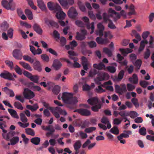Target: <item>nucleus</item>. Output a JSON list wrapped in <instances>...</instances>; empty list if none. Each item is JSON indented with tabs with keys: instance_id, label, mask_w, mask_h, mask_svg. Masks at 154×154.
I'll list each match as a JSON object with an SVG mask.
<instances>
[{
	"instance_id": "nucleus-1",
	"label": "nucleus",
	"mask_w": 154,
	"mask_h": 154,
	"mask_svg": "<svg viewBox=\"0 0 154 154\" xmlns=\"http://www.w3.org/2000/svg\"><path fill=\"white\" fill-rule=\"evenodd\" d=\"M57 98L59 100H60L61 98L63 101L66 103L74 104L78 102L77 98L73 97L72 94L66 92L63 93L61 97L60 94H59Z\"/></svg>"
},
{
	"instance_id": "nucleus-2",
	"label": "nucleus",
	"mask_w": 154,
	"mask_h": 154,
	"mask_svg": "<svg viewBox=\"0 0 154 154\" xmlns=\"http://www.w3.org/2000/svg\"><path fill=\"white\" fill-rule=\"evenodd\" d=\"M42 103L45 108L49 109L51 110V112L56 118L58 119L60 117L59 113L61 114L63 111L60 107L58 106L55 108L51 107L50 106L49 103L45 101L42 102Z\"/></svg>"
},
{
	"instance_id": "nucleus-3",
	"label": "nucleus",
	"mask_w": 154,
	"mask_h": 154,
	"mask_svg": "<svg viewBox=\"0 0 154 154\" xmlns=\"http://www.w3.org/2000/svg\"><path fill=\"white\" fill-rule=\"evenodd\" d=\"M47 6L48 9L51 11H58L61 9L60 6L58 4L52 2H48L47 3Z\"/></svg>"
},
{
	"instance_id": "nucleus-4",
	"label": "nucleus",
	"mask_w": 154,
	"mask_h": 154,
	"mask_svg": "<svg viewBox=\"0 0 154 154\" xmlns=\"http://www.w3.org/2000/svg\"><path fill=\"white\" fill-rule=\"evenodd\" d=\"M103 21L105 22L107 21H109L108 24V27L111 29H114L116 28V27L114 24L113 23L112 20L109 19V16L106 13H104L103 14Z\"/></svg>"
},
{
	"instance_id": "nucleus-5",
	"label": "nucleus",
	"mask_w": 154,
	"mask_h": 154,
	"mask_svg": "<svg viewBox=\"0 0 154 154\" xmlns=\"http://www.w3.org/2000/svg\"><path fill=\"white\" fill-rule=\"evenodd\" d=\"M108 12L109 14L108 15L109 16V18L113 17V20L114 22L116 21L118 19L120 18L121 16L119 13L116 12L112 9L109 8Z\"/></svg>"
},
{
	"instance_id": "nucleus-6",
	"label": "nucleus",
	"mask_w": 154,
	"mask_h": 154,
	"mask_svg": "<svg viewBox=\"0 0 154 154\" xmlns=\"http://www.w3.org/2000/svg\"><path fill=\"white\" fill-rule=\"evenodd\" d=\"M0 76L1 78L10 80L14 81V79L12 74L6 70H4L0 74Z\"/></svg>"
},
{
	"instance_id": "nucleus-7",
	"label": "nucleus",
	"mask_w": 154,
	"mask_h": 154,
	"mask_svg": "<svg viewBox=\"0 0 154 154\" xmlns=\"http://www.w3.org/2000/svg\"><path fill=\"white\" fill-rule=\"evenodd\" d=\"M23 95L25 98L28 99H32L35 96L34 92L27 88L24 89Z\"/></svg>"
},
{
	"instance_id": "nucleus-8",
	"label": "nucleus",
	"mask_w": 154,
	"mask_h": 154,
	"mask_svg": "<svg viewBox=\"0 0 154 154\" xmlns=\"http://www.w3.org/2000/svg\"><path fill=\"white\" fill-rule=\"evenodd\" d=\"M115 88L116 92L120 94H122L127 91L126 86L124 84H121L120 86L118 85H116Z\"/></svg>"
},
{
	"instance_id": "nucleus-9",
	"label": "nucleus",
	"mask_w": 154,
	"mask_h": 154,
	"mask_svg": "<svg viewBox=\"0 0 154 154\" xmlns=\"http://www.w3.org/2000/svg\"><path fill=\"white\" fill-rule=\"evenodd\" d=\"M74 112H77L80 114L81 115L84 116H89L91 113L89 110L83 108H80L75 110L74 111Z\"/></svg>"
},
{
	"instance_id": "nucleus-10",
	"label": "nucleus",
	"mask_w": 154,
	"mask_h": 154,
	"mask_svg": "<svg viewBox=\"0 0 154 154\" xmlns=\"http://www.w3.org/2000/svg\"><path fill=\"white\" fill-rule=\"evenodd\" d=\"M78 13L73 7H71L68 12V15L70 18L74 19L76 18L78 15Z\"/></svg>"
},
{
	"instance_id": "nucleus-11",
	"label": "nucleus",
	"mask_w": 154,
	"mask_h": 154,
	"mask_svg": "<svg viewBox=\"0 0 154 154\" xmlns=\"http://www.w3.org/2000/svg\"><path fill=\"white\" fill-rule=\"evenodd\" d=\"M132 134V132L130 130H124L123 133L117 136V138L118 140L123 139V138H128L129 137V135Z\"/></svg>"
},
{
	"instance_id": "nucleus-12",
	"label": "nucleus",
	"mask_w": 154,
	"mask_h": 154,
	"mask_svg": "<svg viewBox=\"0 0 154 154\" xmlns=\"http://www.w3.org/2000/svg\"><path fill=\"white\" fill-rule=\"evenodd\" d=\"M13 56L17 60H21L23 55L22 53L19 50H14L12 53Z\"/></svg>"
},
{
	"instance_id": "nucleus-13",
	"label": "nucleus",
	"mask_w": 154,
	"mask_h": 154,
	"mask_svg": "<svg viewBox=\"0 0 154 154\" xmlns=\"http://www.w3.org/2000/svg\"><path fill=\"white\" fill-rule=\"evenodd\" d=\"M105 77V73H99L98 74L97 76L94 79L95 82L98 85L100 84V81L104 80Z\"/></svg>"
},
{
	"instance_id": "nucleus-14",
	"label": "nucleus",
	"mask_w": 154,
	"mask_h": 154,
	"mask_svg": "<svg viewBox=\"0 0 154 154\" xmlns=\"http://www.w3.org/2000/svg\"><path fill=\"white\" fill-rule=\"evenodd\" d=\"M62 66L61 63L57 59H55L54 60L52 65L54 70H59Z\"/></svg>"
},
{
	"instance_id": "nucleus-15",
	"label": "nucleus",
	"mask_w": 154,
	"mask_h": 154,
	"mask_svg": "<svg viewBox=\"0 0 154 154\" xmlns=\"http://www.w3.org/2000/svg\"><path fill=\"white\" fill-rule=\"evenodd\" d=\"M42 65L40 62L36 60L33 64V67L34 69L40 72L42 71Z\"/></svg>"
},
{
	"instance_id": "nucleus-16",
	"label": "nucleus",
	"mask_w": 154,
	"mask_h": 154,
	"mask_svg": "<svg viewBox=\"0 0 154 154\" xmlns=\"http://www.w3.org/2000/svg\"><path fill=\"white\" fill-rule=\"evenodd\" d=\"M37 2L38 6L42 11H47V8L42 0H37Z\"/></svg>"
},
{
	"instance_id": "nucleus-17",
	"label": "nucleus",
	"mask_w": 154,
	"mask_h": 154,
	"mask_svg": "<svg viewBox=\"0 0 154 154\" xmlns=\"http://www.w3.org/2000/svg\"><path fill=\"white\" fill-rule=\"evenodd\" d=\"M45 23L48 26L50 25L51 26L57 28L59 27L58 24L53 20H49L47 19L45 20Z\"/></svg>"
},
{
	"instance_id": "nucleus-18",
	"label": "nucleus",
	"mask_w": 154,
	"mask_h": 154,
	"mask_svg": "<svg viewBox=\"0 0 154 154\" xmlns=\"http://www.w3.org/2000/svg\"><path fill=\"white\" fill-rule=\"evenodd\" d=\"M93 67L94 68H96L98 70L103 69L105 70L106 69L104 64L102 62H101L99 64H93Z\"/></svg>"
},
{
	"instance_id": "nucleus-19",
	"label": "nucleus",
	"mask_w": 154,
	"mask_h": 154,
	"mask_svg": "<svg viewBox=\"0 0 154 154\" xmlns=\"http://www.w3.org/2000/svg\"><path fill=\"white\" fill-rule=\"evenodd\" d=\"M97 27L98 29L97 32V35L102 36L103 35V31L104 29V26L101 23H99L97 24Z\"/></svg>"
},
{
	"instance_id": "nucleus-20",
	"label": "nucleus",
	"mask_w": 154,
	"mask_h": 154,
	"mask_svg": "<svg viewBox=\"0 0 154 154\" xmlns=\"http://www.w3.org/2000/svg\"><path fill=\"white\" fill-rule=\"evenodd\" d=\"M96 41L99 44H106L109 42V41L107 38H103L101 37H97Z\"/></svg>"
},
{
	"instance_id": "nucleus-21",
	"label": "nucleus",
	"mask_w": 154,
	"mask_h": 154,
	"mask_svg": "<svg viewBox=\"0 0 154 154\" xmlns=\"http://www.w3.org/2000/svg\"><path fill=\"white\" fill-rule=\"evenodd\" d=\"M15 134V132L12 131H10L6 134H2L3 137L6 140H8L10 139L14 136Z\"/></svg>"
},
{
	"instance_id": "nucleus-22",
	"label": "nucleus",
	"mask_w": 154,
	"mask_h": 154,
	"mask_svg": "<svg viewBox=\"0 0 154 154\" xmlns=\"http://www.w3.org/2000/svg\"><path fill=\"white\" fill-rule=\"evenodd\" d=\"M34 30L38 34L41 35L42 33V30L37 24L34 23L33 26Z\"/></svg>"
},
{
	"instance_id": "nucleus-23",
	"label": "nucleus",
	"mask_w": 154,
	"mask_h": 154,
	"mask_svg": "<svg viewBox=\"0 0 154 154\" xmlns=\"http://www.w3.org/2000/svg\"><path fill=\"white\" fill-rule=\"evenodd\" d=\"M56 14V17L58 19L63 20L64 19L66 16L65 14L62 11L61 9L58 11H57Z\"/></svg>"
},
{
	"instance_id": "nucleus-24",
	"label": "nucleus",
	"mask_w": 154,
	"mask_h": 154,
	"mask_svg": "<svg viewBox=\"0 0 154 154\" xmlns=\"http://www.w3.org/2000/svg\"><path fill=\"white\" fill-rule=\"evenodd\" d=\"M87 102L89 104L91 105H94L98 103V100L97 98L93 97L87 100Z\"/></svg>"
},
{
	"instance_id": "nucleus-25",
	"label": "nucleus",
	"mask_w": 154,
	"mask_h": 154,
	"mask_svg": "<svg viewBox=\"0 0 154 154\" xmlns=\"http://www.w3.org/2000/svg\"><path fill=\"white\" fill-rule=\"evenodd\" d=\"M12 1L10 0L9 3L7 1L5 0L2 1V5L7 10L11 9L10 4L11 3ZM12 10H13L12 9Z\"/></svg>"
},
{
	"instance_id": "nucleus-26",
	"label": "nucleus",
	"mask_w": 154,
	"mask_h": 154,
	"mask_svg": "<svg viewBox=\"0 0 154 154\" xmlns=\"http://www.w3.org/2000/svg\"><path fill=\"white\" fill-rule=\"evenodd\" d=\"M148 42L146 40H142L140 43V47L138 49L139 51H142L144 49L145 45L148 44Z\"/></svg>"
},
{
	"instance_id": "nucleus-27",
	"label": "nucleus",
	"mask_w": 154,
	"mask_h": 154,
	"mask_svg": "<svg viewBox=\"0 0 154 154\" xmlns=\"http://www.w3.org/2000/svg\"><path fill=\"white\" fill-rule=\"evenodd\" d=\"M135 69L137 70L139 69L142 64V61L141 60L138 59L133 63Z\"/></svg>"
},
{
	"instance_id": "nucleus-28",
	"label": "nucleus",
	"mask_w": 154,
	"mask_h": 154,
	"mask_svg": "<svg viewBox=\"0 0 154 154\" xmlns=\"http://www.w3.org/2000/svg\"><path fill=\"white\" fill-rule=\"evenodd\" d=\"M19 63L24 69L29 71H32V67L29 64L23 62H20Z\"/></svg>"
},
{
	"instance_id": "nucleus-29",
	"label": "nucleus",
	"mask_w": 154,
	"mask_h": 154,
	"mask_svg": "<svg viewBox=\"0 0 154 154\" xmlns=\"http://www.w3.org/2000/svg\"><path fill=\"white\" fill-rule=\"evenodd\" d=\"M26 107L28 109L32 111H36L39 108L38 106L37 103H35L33 106L30 105H27Z\"/></svg>"
},
{
	"instance_id": "nucleus-30",
	"label": "nucleus",
	"mask_w": 154,
	"mask_h": 154,
	"mask_svg": "<svg viewBox=\"0 0 154 154\" xmlns=\"http://www.w3.org/2000/svg\"><path fill=\"white\" fill-rule=\"evenodd\" d=\"M40 138L37 137H33L30 140L31 143L35 145L39 144L40 142Z\"/></svg>"
},
{
	"instance_id": "nucleus-31",
	"label": "nucleus",
	"mask_w": 154,
	"mask_h": 154,
	"mask_svg": "<svg viewBox=\"0 0 154 154\" xmlns=\"http://www.w3.org/2000/svg\"><path fill=\"white\" fill-rule=\"evenodd\" d=\"M82 20L86 23V25L88 29H91V24L89 22V18L86 17H85L82 18Z\"/></svg>"
},
{
	"instance_id": "nucleus-32",
	"label": "nucleus",
	"mask_w": 154,
	"mask_h": 154,
	"mask_svg": "<svg viewBox=\"0 0 154 154\" xmlns=\"http://www.w3.org/2000/svg\"><path fill=\"white\" fill-rule=\"evenodd\" d=\"M8 111L11 115L13 117L16 118H18L17 112L15 110L12 109H8Z\"/></svg>"
},
{
	"instance_id": "nucleus-33",
	"label": "nucleus",
	"mask_w": 154,
	"mask_h": 154,
	"mask_svg": "<svg viewBox=\"0 0 154 154\" xmlns=\"http://www.w3.org/2000/svg\"><path fill=\"white\" fill-rule=\"evenodd\" d=\"M98 71L96 69H91L89 72V76L91 77H93L96 75L98 74Z\"/></svg>"
},
{
	"instance_id": "nucleus-34",
	"label": "nucleus",
	"mask_w": 154,
	"mask_h": 154,
	"mask_svg": "<svg viewBox=\"0 0 154 154\" xmlns=\"http://www.w3.org/2000/svg\"><path fill=\"white\" fill-rule=\"evenodd\" d=\"M109 131L111 133L116 135H117L119 133V130L118 129V127L116 126H113L111 128Z\"/></svg>"
},
{
	"instance_id": "nucleus-35",
	"label": "nucleus",
	"mask_w": 154,
	"mask_h": 154,
	"mask_svg": "<svg viewBox=\"0 0 154 154\" xmlns=\"http://www.w3.org/2000/svg\"><path fill=\"white\" fill-rule=\"evenodd\" d=\"M61 5L64 8H68L69 6L66 0H58Z\"/></svg>"
},
{
	"instance_id": "nucleus-36",
	"label": "nucleus",
	"mask_w": 154,
	"mask_h": 154,
	"mask_svg": "<svg viewBox=\"0 0 154 154\" xmlns=\"http://www.w3.org/2000/svg\"><path fill=\"white\" fill-rule=\"evenodd\" d=\"M129 8L131 11V12L128 13V15L129 16H131L132 15L135 14L136 13L134 10V6L133 4H131Z\"/></svg>"
},
{
	"instance_id": "nucleus-37",
	"label": "nucleus",
	"mask_w": 154,
	"mask_h": 154,
	"mask_svg": "<svg viewBox=\"0 0 154 154\" xmlns=\"http://www.w3.org/2000/svg\"><path fill=\"white\" fill-rule=\"evenodd\" d=\"M81 142L80 140L76 141L73 146L74 149L75 150H79L81 147Z\"/></svg>"
},
{
	"instance_id": "nucleus-38",
	"label": "nucleus",
	"mask_w": 154,
	"mask_h": 154,
	"mask_svg": "<svg viewBox=\"0 0 154 154\" xmlns=\"http://www.w3.org/2000/svg\"><path fill=\"white\" fill-rule=\"evenodd\" d=\"M103 51L106 54H107L108 56L111 57L112 55V53L111 50L107 48H104L103 49Z\"/></svg>"
},
{
	"instance_id": "nucleus-39",
	"label": "nucleus",
	"mask_w": 154,
	"mask_h": 154,
	"mask_svg": "<svg viewBox=\"0 0 154 154\" xmlns=\"http://www.w3.org/2000/svg\"><path fill=\"white\" fill-rule=\"evenodd\" d=\"M60 87L58 85H56L53 88L52 91L55 94L57 95L60 92Z\"/></svg>"
},
{
	"instance_id": "nucleus-40",
	"label": "nucleus",
	"mask_w": 154,
	"mask_h": 154,
	"mask_svg": "<svg viewBox=\"0 0 154 154\" xmlns=\"http://www.w3.org/2000/svg\"><path fill=\"white\" fill-rule=\"evenodd\" d=\"M119 50L121 52L122 54L123 55H125V54H127L132 52L131 50L129 48H127L126 49L120 48Z\"/></svg>"
},
{
	"instance_id": "nucleus-41",
	"label": "nucleus",
	"mask_w": 154,
	"mask_h": 154,
	"mask_svg": "<svg viewBox=\"0 0 154 154\" xmlns=\"http://www.w3.org/2000/svg\"><path fill=\"white\" fill-rule=\"evenodd\" d=\"M85 38V37L84 35L82 34L79 32H77L76 33V38L77 40L82 41Z\"/></svg>"
},
{
	"instance_id": "nucleus-42",
	"label": "nucleus",
	"mask_w": 154,
	"mask_h": 154,
	"mask_svg": "<svg viewBox=\"0 0 154 154\" xmlns=\"http://www.w3.org/2000/svg\"><path fill=\"white\" fill-rule=\"evenodd\" d=\"M19 138L18 137H14L12 139H10L11 144L12 145H15L19 141Z\"/></svg>"
},
{
	"instance_id": "nucleus-43",
	"label": "nucleus",
	"mask_w": 154,
	"mask_h": 154,
	"mask_svg": "<svg viewBox=\"0 0 154 154\" xmlns=\"http://www.w3.org/2000/svg\"><path fill=\"white\" fill-rule=\"evenodd\" d=\"M101 105L100 104H99L97 105H96L94 106L91 107L92 110L95 112L98 111L99 109H100L101 108Z\"/></svg>"
},
{
	"instance_id": "nucleus-44",
	"label": "nucleus",
	"mask_w": 154,
	"mask_h": 154,
	"mask_svg": "<svg viewBox=\"0 0 154 154\" xmlns=\"http://www.w3.org/2000/svg\"><path fill=\"white\" fill-rule=\"evenodd\" d=\"M20 120L23 122H27L28 119L26 116L25 114L21 113L20 114Z\"/></svg>"
},
{
	"instance_id": "nucleus-45",
	"label": "nucleus",
	"mask_w": 154,
	"mask_h": 154,
	"mask_svg": "<svg viewBox=\"0 0 154 154\" xmlns=\"http://www.w3.org/2000/svg\"><path fill=\"white\" fill-rule=\"evenodd\" d=\"M14 106L15 107L19 109L23 110V109L21 103L19 102L16 101L14 103Z\"/></svg>"
},
{
	"instance_id": "nucleus-46",
	"label": "nucleus",
	"mask_w": 154,
	"mask_h": 154,
	"mask_svg": "<svg viewBox=\"0 0 154 154\" xmlns=\"http://www.w3.org/2000/svg\"><path fill=\"white\" fill-rule=\"evenodd\" d=\"M26 132L28 134L32 136H34L35 134V132L33 130L30 128H26Z\"/></svg>"
},
{
	"instance_id": "nucleus-47",
	"label": "nucleus",
	"mask_w": 154,
	"mask_h": 154,
	"mask_svg": "<svg viewBox=\"0 0 154 154\" xmlns=\"http://www.w3.org/2000/svg\"><path fill=\"white\" fill-rule=\"evenodd\" d=\"M106 69L108 71L111 73H115L116 71V68L113 66H108L106 67Z\"/></svg>"
},
{
	"instance_id": "nucleus-48",
	"label": "nucleus",
	"mask_w": 154,
	"mask_h": 154,
	"mask_svg": "<svg viewBox=\"0 0 154 154\" xmlns=\"http://www.w3.org/2000/svg\"><path fill=\"white\" fill-rule=\"evenodd\" d=\"M28 5L33 9L36 10L37 7L34 4L32 0H26Z\"/></svg>"
},
{
	"instance_id": "nucleus-49",
	"label": "nucleus",
	"mask_w": 154,
	"mask_h": 154,
	"mask_svg": "<svg viewBox=\"0 0 154 154\" xmlns=\"http://www.w3.org/2000/svg\"><path fill=\"white\" fill-rule=\"evenodd\" d=\"M41 58L44 62H48L49 60V57L46 54H42L41 55Z\"/></svg>"
},
{
	"instance_id": "nucleus-50",
	"label": "nucleus",
	"mask_w": 154,
	"mask_h": 154,
	"mask_svg": "<svg viewBox=\"0 0 154 154\" xmlns=\"http://www.w3.org/2000/svg\"><path fill=\"white\" fill-rule=\"evenodd\" d=\"M151 54L150 51L148 48L146 49V51L144 53V58L145 59H147L150 56Z\"/></svg>"
},
{
	"instance_id": "nucleus-51",
	"label": "nucleus",
	"mask_w": 154,
	"mask_h": 154,
	"mask_svg": "<svg viewBox=\"0 0 154 154\" xmlns=\"http://www.w3.org/2000/svg\"><path fill=\"white\" fill-rule=\"evenodd\" d=\"M132 32L133 35L138 41H140L141 40V38L140 35L135 30H133Z\"/></svg>"
},
{
	"instance_id": "nucleus-52",
	"label": "nucleus",
	"mask_w": 154,
	"mask_h": 154,
	"mask_svg": "<svg viewBox=\"0 0 154 154\" xmlns=\"http://www.w3.org/2000/svg\"><path fill=\"white\" fill-rule=\"evenodd\" d=\"M125 71L124 70H121L119 72L118 76V79L120 81L123 78L125 73Z\"/></svg>"
},
{
	"instance_id": "nucleus-53",
	"label": "nucleus",
	"mask_w": 154,
	"mask_h": 154,
	"mask_svg": "<svg viewBox=\"0 0 154 154\" xmlns=\"http://www.w3.org/2000/svg\"><path fill=\"white\" fill-rule=\"evenodd\" d=\"M146 129L144 127H142L139 129V132L141 135L144 136L146 134Z\"/></svg>"
},
{
	"instance_id": "nucleus-54",
	"label": "nucleus",
	"mask_w": 154,
	"mask_h": 154,
	"mask_svg": "<svg viewBox=\"0 0 154 154\" xmlns=\"http://www.w3.org/2000/svg\"><path fill=\"white\" fill-rule=\"evenodd\" d=\"M96 129V128L95 127H92L87 128L85 130V131L87 133H90L93 131H95Z\"/></svg>"
},
{
	"instance_id": "nucleus-55",
	"label": "nucleus",
	"mask_w": 154,
	"mask_h": 154,
	"mask_svg": "<svg viewBox=\"0 0 154 154\" xmlns=\"http://www.w3.org/2000/svg\"><path fill=\"white\" fill-rule=\"evenodd\" d=\"M30 79L31 81H33V82L37 83L38 81V78L37 75H32L30 78Z\"/></svg>"
},
{
	"instance_id": "nucleus-56",
	"label": "nucleus",
	"mask_w": 154,
	"mask_h": 154,
	"mask_svg": "<svg viewBox=\"0 0 154 154\" xmlns=\"http://www.w3.org/2000/svg\"><path fill=\"white\" fill-rule=\"evenodd\" d=\"M140 84V86L144 88H146L149 85L148 82L145 81H141Z\"/></svg>"
},
{
	"instance_id": "nucleus-57",
	"label": "nucleus",
	"mask_w": 154,
	"mask_h": 154,
	"mask_svg": "<svg viewBox=\"0 0 154 154\" xmlns=\"http://www.w3.org/2000/svg\"><path fill=\"white\" fill-rule=\"evenodd\" d=\"M139 115L136 112L134 111H131L130 112V117L132 119H134L138 116Z\"/></svg>"
},
{
	"instance_id": "nucleus-58",
	"label": "nucleus",
	"mask_w": 154,
	"mask_h": 154,
	"mask_svg": "<svg viewBox=\"0 0 154 154\" xmlns=\"http://www.w3.org/2000/svg\"><path fill=\"white\" fill-rule=\"evenodd\" d=\"M96 91L97 93H101L105 92V90L103 89L101 87V85L98 86V88L96 89Z\"/></svg>"
},
{
	"instance_id": "nucleus-59",
	"label": "nucleus",
	"mask_w": 154,
	"mask_h": 154,
	"mask_svg": "<svg viewBox=\"0 0 154 154\" xmlns=\"http://www.w3.org/2000/svg\"><path fill=\"white\" fill-rule=\"evenodd\" d=\"M60 44L62 46H63L66 43V39L63 37H61L60 38Z\"/></svg>"
},
{
	"instance_id": "nucleus-60",
	"label": "nucleus",
	"mask_w": 154,
	"mask_h": 154,
	"mask_svg": "<svg viewBox=\"0 0 154 154\" xmlns=\"http://www.w3.org/2000/svg\"><path fill=\"white\" fill-rule=\"evenodd\" d=\"M131 102L136 108L138 107L139 104L137 102V100L135 98H133L131 99Z\"/></svg>"
},
{
	"instance_id": "nucleus-61",
	"label": "nucleus",
	"mask_w": 154,
	"mask_h": 154,
	"mask_svg": "<svg viewBox=\"0 0 154 154\" xmlns=\"http://www.w3.org/2000/svg\"><path fill=\"white\" fill-rule=\"evenodd\" d=\"M6 64L8 65L11 69H13V63L12 61L9 60H6L5 61Z\"/></svg>"
},
{
	"instance_id": "nucleus-62",
	"label": "nucleus",
	"mask_w": 154,
	"mask_h": 154,
	"mask_svg": "<svg viewBox=\"0 0 154 154\" xmlns=\"http://www.w3.org/2000/svg\"><path fill=\"white\" fill-rule=\"evenodd\" d=\"M14 70L19 75H21L22 71L20 68L17 65H16L14 68Z\"/></svg>"
},
{
	"instance_id": "nucleus-63",
	"label": "nucleus",
	"mask_w": 154,
	"mask_h": 154,
	"mask_svg": "<svg viewBox=\"0 0 154 154\" xmlns=\"http://www.w3.org/2000/svg\"><path fill=\"white\" fill-rule=\"evenodd\" d=\"M70 45L71 46L70 49H73L74 47L77 46L78 44L76 41L73 40L72 42H70Z\"/></svg>"
},
{
	"instance_id": "nucleus-64",
	"label": "nucleus",
	"mask_w": 154,
	"mask_h": 154,
	"mask_svg": "<svg viewBox=\"0 0 154 154\" xmlns=\"http://www.w3.org/2000/svg\"><path fill=\"white\" fill-rule=\"evenodd\" d=\"M82 88L83 90L85 91H88L91 89V87L87 84L83 85Z\"/></svg>"
}]
</instances>
